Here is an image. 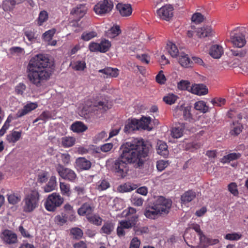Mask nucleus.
Listing matches in <instances>:
<instances>
[{"label":"nucleus","instance_id":"obj_12","mask_svg":"<svg viewBox=\"0 0 248 248\" xmlns=\"http://www.w3.org/2000/svg\"><path fill=\"white\" fill-rule=\"evenodd\" d=\"M1 238L6 244H13L17 242V235L12 231L5 230L1 234Z\"/></svg>","mask_w":248,"mask_h":248},{"label":"nucleus","instance_id":"obj_58","mask_svg":"<svg viewBox=\"0 0 248 248\" xmlns=\"http://www.w3.org/2000/svg\"><path fill=\"white\" fill-rule=\"evenodd\" d=\"M88 219L90 222L96 225H100L101 224L102 221V218L97 215H93L91 217H89Z\"/></svg>","mask_w":248,"mask_h":248},{"label":"nucleus","instance_id":"obj_54","mask_svg":"<svg viewBox=\"0 0 248 248\" xmlns=\"http://www.w3.org/2000/svg\"><path fill=\"white\" fill-rule=\"evenodd\" d=\"M54 221L59 225H63L67 221V217L65 214H62L58 215L55 217Z\"/></svg>","mask_w":248,"mask_h":248},{"label":"nucleus","instance_id":"obj_24","mask_svg":"<svg viewBox=\"0 0 248 248\" xmlns=\"http://www.w3.org/2000/svg\"><path fill=\"white\" fill-rule=\"evenodd\" d=\"M178 62L181 65L184 67L188 68L191 67L192 62L188 58L187 54L181 52L178 56Z\"/></svg>","mask_w":248,"mask_h":248},{"label":"nucleus","instance_id":"obj_6","mask_svg":"<svg viewBox=\"0 0 248 248\" xmlns=\"http://www.w3.org/2000/svg\"><path fill=\"white\" fill-rule=\"evenodd\" d=\"M56 170L60 176L64 180L74 182L77 178V174L74 170L64 167L62 164L57 165Z\"/></svg>","mask_w":248,"mask_h":248},{"label":"nucleus","instance_id":"obj_36","mask_svg":"<svg viewBox=\"0 0 248 248\" xmlns=\"http://www.w3.org/2000/svg\"><path fill=\"white\" fill-rule=\"evenodd\" d=\"M21 131H13L7 136V140L10 143H15L21 138Z\"/></svg>","mask_w":248,"mask_h":248},{"label":"nucleus","instance_id":"obj_40","mask_svg":"<svg viewBox=\"0 0 248 248\" xmlns=\"http://www.w3.org/2000/svg\"><path fill=\"white\" fill-rule=\"evenodd\" d=\"M75 139L72 137H64L62 139V144L64 147H70L74 145Z\"/></svg>","mask_w":248,"mask_h":248},{"label":"nucleus","instance_id":"obj_47","mask_svg":"<svg viewBox=\"0 0 248 248\" xmlns=\"http://www.w3.org/2000/svg\"><path fill=\"white\" fill-rule=\"evenodd\" d=\"M241 237L242 234L240 232L227 233L224 236L225 239L230 241H237L240 239Z\"/></svg>","mask_w":248,"mask_h":248},{"label":"nucleus","instance_id":"obj_18","mask_svg":"<svg viewBox=\"0 0 248 248\" xmlns=\"http://www.w3.org/2000/svg\"><path fill=\"white\" fill-rule=\"evenodd\" d=\"M116 8L123 16H129L132 12V9L130 4L119 3L117 5Z\"/></svg>","mask_w":248,"mask_h":248},{"label":"nucleus","instance_id":"obj_41","mask_svg":"<svg viewBox=\"0 0 248 248\" xmlns=\"http://www.w3.org/2000/svg\"><path fill=\"white\" fill-rule=\"evenodd\" d=\"M193 228L198 233V235L200 237V246L202 245L203 242H204V241H207V245L208 244H210V243H209L208 242V239L207 238H206L205 236V235L203 234L202 231L200 229V226L198 225H196L194 226Z\"/></svg>","mask_w":248,"mask_h":248},{"label":"nucleus","instance_id":"obj_23","mask_svg":"<svg viewBox=\"0 0 248 248\" xmlns=\"http://www.w3.org/2000/svg\"><path fill=\"white\" fill-rule=\"evenodd\" d=\"M76 167L82 170H88L91 167V162L84 157H79L76 161Z\"/></svg>","mask_w":248,"mask_h":248},{"label":"nucleus","instance_id":"obj_45","mask_svg":"<svg viewBox=\"0 0 248 248\" xmlns=\"http://www.w3.org/2000/svg\"><path fill=\"white\" fill-rule=\"evenodd\" d=\"M60 187L62 194L63 195L69 196L70 194V186L68 184L63 182L60 183Z\"/></svg>","mask_w":248,"mask_h":248},{"label":"nucleus","instance_id":"obj_37","mask_svg":"<svg viewBox=\"0 0 248 248\" xmlns=\"http://www.w3.org/2000/svg\"><path fill=\"white\" fill-rule=\"evenodd\" d=\"M24 40L25 41L26 40V38L25 37H26L28 40V42H26L28 45H30L35 42L36 37L35 36V32L31 30H26L24 31Z\"/></svg>","mask_w":248,"mask_h":248},{"label":"nucleus","instance_id":"obj_39","mask_svg":"<svg viewBox=\"0 0 248 248\" xmlns=\"http://www.w3.org/2000/svg\"><path fill=\"white\" fill-rule=\"evenodd\" d=\"M194 108L195 109L200 111L202 113L208 111L209 108L203 101H199L195 103Z\"/></svg>","mask_w":248,"mask_h":248},{"label":"nucleus","instance_id":"obj_60","mask_svg":"<svg viewBox=\"0 0 248 248\" xmlns=\"http://www.w3.org/2000/svg\"><path fill=\"white\" fill-rule=\"evenodd\" d=\"M169 165L168 161L159 160L156 162L157 169L161 171L164 170Z\"/></svg>","mask_w":248,"mask_h":248},{"label":"nucleus","instance_id":"obj_38","mask_svg":"<svg viewBox=\"0 0 248 248\" xmlns=\"http://www.w3.org/2000/svg\"><path fill=\"white\" fill-rule=\"evenodd\" d=\"M110 187L109 182L105 179H101L99 180L95 185V189L101 191L105 190Z\"/></svg>","mask_w":248,"mask_h":248},{"label":"nucleus","instance_id":"obj_1","mask_svg":"<svg viewBox=\"0 0 248 248\" xmlns=\"http://www.w3.org/2000/svg\"><path fill=\"white\" fill-rule=\"evenodd\" d=\"M149 151V147L142 139H134L126 142L121 146L119 156L115 161L114 167L116 172L124 177L128 170V164H133L136 168L140 167Z\"/></svg>","mask_w":248,"mask_h":248},{"label":"nucleus","instance_id":"obj_3","mask_svg":"<svg viewBox=\"0 0 248 248\" xmlns=\"http://www.w3.org/2000/svg\"><path fill=\"white\" fill-rule=\"evenodd\" d=\"M40 194L37 189H33L27 194L24 198L23 210L25 213H31L39 206Z\"/></svg>","mask_w":248,"mask_h":248},{"label":"nucleus","instance_id":"obj_10","mask_svg":"<svg viewBox=\"0 0 248 248\" xmlns=\"http://www.w3.org/2000/svg\"><path fill=\"white\" fill-rule=\"evenodd\" d=\"M173 7L170 4H167L157 10L158 16L163 19L169 20L173 16Z\"/></svg>","mask_w":248,"mask_h":248},{"label":"nucleus","instance_id":"obj_19","mask_svg":"<svg viewBox=\"0 0 248 248\" xmlns=\"http://www.w3.org/2000/svg\"><path fill=\"white\" fill-rule=\"evenodd\" d=\"M196 197V193L193 190L185 192L181 197L182 206H188L187 204Z\"/></svg>","mask_w":248,"mask_h":248},{"label":"nucleus","instance_id":"obj_53","mask_svg":"<svg viewBox=\"0 0 248 248\" xmlns=\"http://www.w3.org/2000/svg\"><path fill=\"white\" fill-rule=\"evenodd\" d=\"M136 187H132L129 184H124L118 187V190L119 192L122 193L130 192L135 189Z\"/></svg>","mask_w":248,"mask_h":248},{"label":"nucleus","instance_id":"obj_55","mask_svg":"<svg viewBox=\"0 0 248 248\" xmlns=\"http://www.w3.org/2000/svg\"><path fill=\"white\" fill-rule=\"evenodd\" d=\"M178 88L182 90H187L190 92V83L187 80H181L178 83Z\"/></svg>","mask_w":248,"mask_h":248},{"label":"nucleus","instance_id":"obj_34","mask_svg":"<svg viewBox=\"0 0 248 248\" xmlns=\"http://www.w3.org/2000/svg\"><path fill=\"white\" fill-rule=\"evenodd\" d=\"M121 32L120 28L118 25L113 26L106 31V35L108 37L113 38L117 36Z\"/></svg>","mask_w":248,"mask_h":248},{"label":"nucleus","instance_id":"obj_48","mask_svg":"<svg viewBox=\"0 0 248 248\" xmlns=\"http://www.w3.org/2000/svg\"><path fill=\"white\" fill-rule=\"evenodd\" d=\"M177 99V96L173 93H169L163 97V101L168 105L174 104Z\"/></svg>","mask_w":248,"mask_h":248},{"label":"nucleus","instance_id":"obj_31","mask_svg":"<svg viewBox=\"0 0 248 248\" xmlns=\"http://www.w3.org/2000/svg\"><path fill=\"white\" fill-rule=\"evenodd\" d=\"M56 185V177L55 176H52L47 185L44 186V190L46 192H50L55 189Z\"/></svg>","mask_w":248,"mask_h":248},{"label":"nucleus","instance_id":"obj_11","mask_svg":"<svg viewBox=\"0 0 248 248\" xmlns=\"http://www.w3.org/2000/svg\"><path fill=\"white\" fill-rule=\"evenodd\" d=\"M90 102H87L86 105L88 107L85 106L83 107V109L85 110V114H87L95 110H100L101 112L106 111L108 108L104 102L100 101L98 103H94L93 106L89 104Z\"/></svg>","mask_w":248,"mask_h":248},{"label":"nucleus","instance_id":"obj_46","mask_svg":"<svg viewBox=\"0 0 248 248\" xmlns=\"http://www.w3.org/2000/svg\"><path fill=\"white\" fill-rule=\"evenodd\" d=\"M21 200V197L18 194H11L8 195V201L9 203L16 204Z\"/></svg>","mask_w":248,"mask_h":248},{"label":"nucleus","instance_id":"obj_16","mask_svg":"<svg viewBox=\"0 0 248 248\" xmlns=\"http://www.w3.org/2000/svg\"><path fill=\"white\" fill-rule=\"evenodd\" d=\"M185 129V124L179 123L176 124L171 129V136L174 138H180L183 135Z\"/></svg>","mask_w":248,"mask_h":248},{"label":"nucleus","instance_id":"obj_30","mask_svg":"<svg viewBox=\"0 0 248 248\" xmlns=\"http://www.w3.org/2000/svg\"><path fill=\"white\" fill-rule=\"evenodd\" d=\"M241 157V154L239 153H232L224 156L220 160L223 164L229 163L230 162L236 160Z\"/></svg>","mask_w":248,"mask_h":248},{"label":"nucleus","instance_id":"obj_5","mask_svg":"<svg viewBox=\"0 0 248 248\" xmlns=\"http://www.w3.org/2000/svg\"><path fill=\"white\" fill-rule=\"evenodd\" d=\"M230 41L233 46L241 48L246 44L245 35L240 31V28H236L230 33Z\"/></svg>","mask_w":248,"mask_h":248},{"label":"nucleus","instance_id":"obj_56","mask_svg":"<svg viewBox=\"0 0 248 248\" xmlns=\"http://www.w3.org/2000/svg\"><path fill=\"white\" fill-rule=\"evenodd\" d=\"M136 210L132 207H130L128 210H125L123 212V217H128L129 218L131 219V217L133 216H137L135 214Z\"/></svg>","mask_w":248,"mask_h":248},{"label":"nucleus","instance_id":"obj_14","mask_svg":"<svg viewBox=\"0 0 248 248\" xmlns=\"http://www.w3.org/2000/svg\"><path fill=\"white\" fill-rule=\"evenodd\" d=\"M86 11L87 8L85 5L80 4L72 8L70 14L79 20L84 16Z\"/></svg>","mask_w":248,"mask_h":248},{"label":"nucleus","instance_id":"obj_22","mask_svg":"<svg viewBox=\"0 0 248 248\" xmlns=\"http://www.w3.org/2000/svg\"><path fill=\"white\" fill-rule=\"evenodd\" d=\"M224 50L222 46L219 45H212L209 50L210 56L214 59H219L223 54Z\"/></svg>","mask_w":248,"mask_h":248},{"label":"nucleus","instance_id":"obj_42","mask_svg":"<svg viewBox=\"0 0 248 248\" xmlns=\"http://www.w3.org/2000/svg\"><path fill=\"white\" fill-rule=\"evenodd\" d=\"M48 18V13L45 10L41 11L38 17V25L39 26H42L44 22L47 20Z\"/></svg>","mask_w":248,"mask_h":248},{"label":"nucleus","instance_id":"obj_9","mask_svg":"<svg viewBox=\"0 0 248 248\" xmlns=\"http://www.w3.org/2000/svg\"><path fill=\"white\" fill-rule=\"evenodd\" d=\"M158 211L162 214H167L172 205V202L170 200L166 199L163 197H159L154 203Z\"/></svg>","mask_w":248,"mask_h":248},{"label":"nucleus","instance_id":"obj_15","mask_svg":"<svg viewBox=\"0 0 248 248\" xmlns=\"http://www.w3.org/2000/svg\"><path fill=\"white\" fill-rule=\"evenodd\" d=\"M37 107L38 105L35 102H28L23 108L18 110L17 112L16 116L18 118L22 117L31 111L35 109Z\"/></svg>","mask_w":248,"mask_h":248},{"label":"nucleus","instance_id":"obj_7","mask_svg":"<svg viewBox=\"0 0 248 248\" xmlns=\"http://www.w3.org/2000/svg\"><path fill=\"white\" fill-rule=\"evenodd\" d=\"M111 46L109 41L103 39L100 43L91 42L89 45V49L91 52L105 53L109 50Z\"/></svg>","mask_w":248,"mask_h":248},{"label":"nucleus","instance_id":"obj_17","mask_svg":"<svg viewBox=\"0 0 248 248\" xmlns=\"http://www.w3.org/2000/svg\"><path fill=\"white\" fill-rule=\"evenodd\" d=\"M190 92L198 95H204L208 93L206 86L203 84H195L190 88Z\"/></svg>","mask_w":248,"mask_h":248},{"label":"nucleus","instance_id":"obj_49","mask_svg":"<svg viewBox=\"0 0 248 248\" xmlns=\"http://www.w3.org/2000/svg\"><path fill=\"white\" fill-rule=\"evenodd\" d=\"M56 30L55 29H51L48 31H46L43 34V39L46 41H50L52 39V37L56 33Z\"/></svg>","mask_w":248,"mask_h":248},{"label":"nucleus","instance_id":"obj_64","mask_svg":"<svg viewBox=\"0 0 248 248\" xmlns=\"http://www.w3.org/2000/svg\"><path fill=\"white\" fill-rule=\"evenodd\" d=\"M47 179L48 172L46 171H42L38 174V181L40 183H44L46 181Z\"/></svg>","mask_w":248,"mask_h":248},{"label":"nucleus","instance_id":"obj_29","mask_svg":"<svg viewBox=\"0 0 248 248\" xmlns=\"http://www.w3.org/2000/svg\"><path fill=\"white\" fill-rule=\"evenodd\" d=\"M138 217L133 216L131 219L129 218L128 220H122L119 222V225H121L124 229H129L134 226L137 222Z\"/></svg>","mask_w":248,"mask_h":248},{"label":"nucleus","instance_id":"obj_50","mask_svg":"<svg viewBox=\"0 0 248 248\" xmlns=\"http://www.w3.org/2000/svg\"><path fill=\"white\" fill-rule=\"evenodd\" d=\"M204 20V16L200 13H195L191 17V21L196 24H200L203 22Z\"/></svg>","mask_w":248,"mask_h":248},{"label":"nucleus","instance_id":"obj_28","mask_svg":"<svg viewBox=\"0 0 248 248\" xmlns=\"http://www.w3.org/2000/svg\"><path fill=\"white\" fill-rule=\"evenodd\" d=\"M166 49L170 55L173 58L177 57L180 53L179 52V50L175 44L171 42H169L167 43Z\"/></svg>","mask_w":248,"mask_h":248},{"label":"nucleus","instance_id":"obj_63","mask_svg":"<svg viewBox=\"0 0 248 248\" xmlns=\"http://www.w3.org/2000/svg\"><path fill=\"white\" fill-rule=\"evenodd\" d=\"M9 51L12 55H18L24 53V49L18 46L12 47L9 49Z\"/></svg>","mask_w":248,"mask_h":248},{"label":"nucleus","instance_id":"obj_20","mask_svg":"<svg viewBox=\"0 0 248 248\" xmlns=\"http://www.w3.org/2000/svg\"><path fill=\"white\" fill-rule=\"evenodd\" d=\"M139 129V125L138 124V119H128L125 123L124 131L125 133H129L133 131Z\"/></svg>","mask_w":248,"mask_h":248},{"label":"nucleus","instance_id":"obj_13","mask_svg":"<svg viewBox=\"0 0 248 248\" xmlns=\"http://www.w3.org/2000/svg\"><path fill=\"white\" fill-rule=\"evenodd\" d=\"M196 34L199 38H204L212 36L214 31L210 26H203L196 29Z\"/></svg>","mask_w":248,"mask_h":248},{"label":"nucleus","instance_id":"obj_62","mask_svg":"<svg viewBox=\"0 0 248 248\" xmlns=\"http://www.w3.org/2000/svg\"><path fill=\"white\" fill-rule=\"evenodd\" d=\"M155 79L156 81L160 84H163L165 83L166 78L162 70L160 71L156 76Z\"/></svg>","mask_w":248,"mask_h":248},{"label":"nucleus","instance_id":"obj_57","mask_svg":"<svg viewBox=\"0 0 248 248\" xmlns=\"http://www.w3.org/2000/svg\"><path fill=\"white\" fill-rule=\"evenodd\" d=\"M107 134L106 132L102 131L97 133L93 137V141L95 143H97L103 140H104L107 137Z\"/></svg>","mask_w":248,"mask_h":248},{"label":"nucleus","instance_id":"obj_21","mask_svg":"<svg viewBox=\"0 0 248 248\" xmlns=\"http://www.w3.org/2000/svg\"><path fill=\"white\" fill-rule=\"evenodd\" d=\"M144 215L147 218L155 219L161 215V213L155 205L153 204V205L146 208Z\"/></svg>","mask_w":248,"mask_h":248},{"label":"nucleus","instance_id":"obj_44","mask_svg":"<svg viewBox=\"0 0 248 248\" xmlns=\"http://www.w3.org/2000/svg\"><path fill=\"white\" fill-rule=\"evenodd\" d=\"M96 36H97V33L95 31H84L81 36V39L85 41H89Z\"/></svg>","mask_w":248,"mask_h":248},{"label":"nucleus","instance_id":"obj_4","mask_svg":"<svg viewBox=\"0 0 248 248\" xmlns=\"http://www.w3.org/2000/svg\"><path fill=\"white\" fill-rule=\"evenodd\" d=\"M63 202V198L60 194L53 193L50 194L45 203L46 209L50 212H53L60 206Z\"/></svg>","mask_w":248,"mask_h":248},{"label":"nucleus","instance_id":"obj_2","mask_svg":"<svg viewBox=\"0 0 248 248\" xmlns=\"http://www.w3.org/2000/svg\"><path fill=\"white\" fill-rule=\"evenodd\" d=\"M51 62L44 54H38L33 57L28 65V78L33 84L38 86L43 80L48 79L51 74Z\"/></svg>","mask_w":248,"mask_h":248},{"label":"nucleus","instance_id":"obj_25","mask_svg":"<svg viewBox=\"0 0 248 248\" xmlns=\"http://www.w3.org/2000/svg\"><path fill=\"white\" fill-rule=\"evenodd\" d=\"M99 73L106 75V78H116L119 74V70L116 68L107 67L99 70Z\"/></svg>","mask_w":248,"mask_h":248},{"label":"nucleus","instance_id":"obj_59","mask_svg":"<svg viewBox=\"0 0 248 248\" xmlns=\"http://www.w3.org/2000/svg\"><path fill=\"white\" fill-rule=\"evenodd\" d=\"M71 234L74 236L76 239L80 238L82 235L83 232L82 230L78 228H74L71 230Z\"/></svg>","mask_w":248,"mask_h":248},{"label":"nucleus","instance_id":"obj_43","mask_svg":"<svg viewBox=\"0 0 248 248\" xmlns=\"http://www.w3.org/2000/svg\"><path fill=\"white\" fill-rule=\"evenodd\" d=\"M86 67L85 61H77L72 64V68L76 71H83Z\"/></svg>","mask_w":248,"mask_h":248},{"label":"nucleus","instance_id":"obj_35","mask_svg":"<svg viewBox=\"0 0 248 248\" xmlns=\"http://www.w3.org/2000/svg\"><path fill=\"white\" fill-rule=\"evenodd\" d=\"M71 128L75 132L81 133L85 131L87 127L81 122H76L71 125Z\"/></svg>","mask_w":248,"mask_h":248},{"label":"nucleus","instance_id":"obj_32","mask_svg":"<svg viewBox=\"0 0 248 248\" xmlns=\"http://www.w3.org/2000/svg\"><path fill=\"white\" fill-rule=\"evenodd\" d=\"M114 224L112 222L107 221L102 227L100 232L106 234H110L114 230Z\"/></svg>","mask_w":248,"mask_h":248},{"label":"nucleus","instance_id":"obj_8","mask_svg":"<svg viewBox=\"0 0 248 248\" xmlns=\"http://www.w3.org/2000/svg\"><path fill=\"white\" fill-rule=\"evenodd\" d=\"M113 7L111 0H103L97 3L94 7L95 13L98 15H104L110 12Z\"/></svg>","mask_w":248,"mask_h":248},{"label":"nucleus","instance_id":"obj_26","mask_svg":"<svg viewBox=\"0 0 248 248\" xmlns=\"http://www.w3.org/2000/svg\"><path fill=\"white\" fill-rule=\"evenodd\" d=\"M156 151L158 154L163 156L167 157L169 155L168 146L166 143L162 141H158L157 143Z\"/></svg>","mask_w":248,"mask_h":248},{"label":"nucleus","instance_id":"obj_61","mask_svg":"<svg viewBox=\"0 0 248 248\" xmlns=\"http://www.w3.org/2000/svg\"><path fill=\"white\" fill-rule=\"evenodd\" d=\"M131 202L134 205L140 206L142 205L143 199L140 196L134 195L131 198Z\"/></svg>","mask_w":248,"mask_h":248},{"label":"nucleus","instance_id":"obj_51","mask_svg":"<svg viewBox=\"0 0 248 248\" xmlns=\"http://www.w3.org/2000/svg\"><path fill=\"white\" fill-rule=\"evenodd\" d=\"M228 191L234 196H237L238 195V186L236 183L232 182L228 186Z\"/></svg>","mask_w":248,"mask_h":248},{"label":"nucleus","instance_id":"obj_33","mask_svg":"<svg viewBox=\"0 0 248 248\" xmlns=\"http://www.w3.org/2000/svg\"><path fill=\"white\" fill-rule=\"evenodd\" d=\"M93 211L91 204L89 203H84L78 210V213L80 216H87Z\"/></svg>","mask_w":248,"mask_h":248},{"label":"nucleus","instance_id":"obj_27","mask_svg":"<svg viewBox=\"0 0 248 248\" xmlns=\"http://www.w3.org/2000/svg\"><path fill=\"white\" fill-rule=\"evenodd\" d=\"M151 121V118L150 117H142L140 120H138L139 129L150 131L152 129L149 126Z\"/></svg>","mask_w":248,"mask_h":248},{"label":"nucleus","instance_id":"obj_52","mask_svg":"<svg viewBox=\"0 0 248 248\" xmlns=\"http://www.w3.org/2000/svg\"><path fill=\"white\" fill-rule=\"evenodd\" d=\"M191 107L187 106H185L183 105V108L182 110L183 117L184 120H188L191 118L192 115L190 113Z\"/></svg>","mask_w":248,"mask_h":248}]
</instances>
